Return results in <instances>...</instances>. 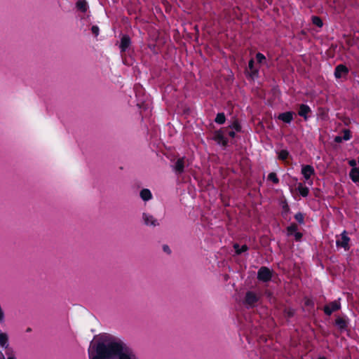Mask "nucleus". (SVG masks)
Returning a JSON list of instances; mask_svg holds the SVG:
<instances>
[{
    "mask_svg": "<svg viewBox=\"0 0 359 359\" xmlns=\"http://www.w3.org/2000/svg\"><path fill=\"white\" fill-rule=\"evenodd\" d=\"M89 359H140L121 339L104 334L88 348Z\"/></svg>",
    "mask_w": 359,
    "mask_h": 359,
    "instance_id": "obj_1",
    "label": "nucleus"
},
{
    "mask_svg": "<svg viewBox=\"0 0 359 359\" xmlns=\"http://www.w3.org/2000/svg\"><path fill=\"white\" fill-rule=\"evenodd\" d=\"M260 296L254 292L248 291L245 294V297L243 303L248 307H254L256 304L259 302Z\"/></svg>",
    "mask_w": 359,
    "mask_h": 359,
    "instance_id": "obj_2",
    "label": "nucleus"
},
{
    "mask_svg": "<svg viewBox=\"0 0 359 359\" xmlns=\"http://www.w3.org/2000/svg\"><path fill=\"white\" fill-rule=\"evenodd\" d=\"M142 219L144 224L148 226L156 227L160 225L158 220L154 216L147 212L142 213Z\"/></svg>",
    "mask_w": 359,
    "mask_h": 359,
    "instance_id": "obj_3",
    "label": "nucleus"
},
{
    "mask_svg": "<svg viewBox=\"0 0 359 359\" xmlns=\"http://www.w3.org/2000/svg\"><path fill=\"white\" fill-rule=\"evenodd\" d=\"M302 174L309 184L311 185L313 181L310 179L315 174L314 168L309 165H303L302 168Z\"/></svg>",
    "mask_w": 359,
    "mask_h": 359,
    "instance_id": "obj_4",
    "label": "nucleus"
},
{
    "mask_svg": "<svg viewBox=\"0 0 359 359\" xmlns=\"http://www.w3.org/2000/svg\"><path fill=\"white\" fill-rule=\"evenodd\" d=\"M189 165L188 160L185 158H178L175 165H173V170L177 174H181L184 172L185 166Z\"/></svg>",
    "mask_w": 359,
    "mask_h": 359,
    "instance_id": "obj_5",
    "label": "nucleus"
},
{
    "mask_svg": "<svg viewBox=\"0 0 359 359\" xmlns=\"http://www.w3.org/2000/svg\"><path fill=\"white\" fill-rule=\"evenodd\" d=\"M257 278L264 282L269 281L271 278V272L268 268L262 266L258 271Z\"/></svg>",
    "mask_w": 359,
    "mask_h": 359,
    "instance_id": "obj_6",
    "label": "nucleus"
},
{
    "mask_svg": "<svg viewBox=\"0 0 359 359\" xmlns=\"http://www.w3.org/2000/svg\"><path fill=\"white\" fill-rule=\"evenodd\" d=\"M350 238L347 236L346 231H344L339 238H337L336 241V244L338 247H341L344 248L345 250L349 249V243Z\"/></svg>",
    "mask_w": 359,
    "mask_h": 359,
    "instance_id": "obj_7",
    "label": "nucleus"
},
{
    "mask_svg": "<svg viewBox=\"0 0 359 359\" xmlns=\"http://www.w3.org/2000/svg\"><path fill=\"white\" fill-rule=\"evenodd\" d=\"M347 73H348V69L346 66H344L343 65H339L335 68L334 75H335L336 78H337V79L344 77V76L346 75Z\"/></svg>",
    "mask_w": 359,
    "mask_h": 359,
    "instance_id": "obj_8",
    "label": "nucleus"
},
{
    "mask_svg": "<svg viewBox=\"0 0 359 359\" xmlns=\"http://www.w3.org/2000/svg\"><path fill=\"white\" fill-rule=\"evenodd\" d=\"M340 305L338 302H333L325 306L324 311L327 315H330L332 312L337 311Z\"/></svg>",
    "mask_w": 359,
    "mask_h": 359,
    "instance_id": "obj_9",
    "label": "nucleus"
},
{
    "mask_svg": "<svg viewBox=\"0 0 359 359\" xmlns=\"http://www.w3.org/2000/svg\"><path fill=\"white\" fill-rule=\"evenodd\" d=\"M293 114L294 113L292 111H287L280 114L278 118L283 122L289 123L293 119Z\"/></svg>",
    "mask_w": 359,
    "mask_h": 359,
    "instance_id": "obj_10",
    "label": "nucleus"
},
{
    "mask_svg": "<svg viewBox=\"0 0 359 359\" xmlns=\"http://www.w3.org/2000/svg\"><path fill=\"white\" fill-rule=\"evenodd\" d=\"M130 45V39L129 36L125 35L121 38V43L119 48L121 52H124L127 50V48Z\"/></svg>",
    "mask_w": 359,
    "mask_h": 359,
    "instance_id": "obj_11",
    "label": "nucleus"
},
{
    "mask_svg": "<svg viewBox=\"0 0 359 359\" xmlns=\"http://www.w3.org/2000/svg\"><path fill=\"white\" fill-rule=\"evenodd\" d=\"M335 323L338 328L341 331L346 330L347 327V320L344 318L338 317L336 319Z\"/></svg>",
    "mask_w": 359,
    "mask_h": 359,
    "instance_id": "obj_12",
    "label": "nucleus"
},
{
    "mask_svg": "<svg viewBox=\"0 0 359 359\" xmlns=\"http://www.w3.org/2000/svg\"><path fill=\"white\" fill-rule=\"evenodd\" d=\"M311 111L309 106L306 104H301L299 110V115L304 117V119H307V114Z\"/></svg>",
    "mask_w": 359,
    "mask_h": 359,
    "instance_id": "obj_13",
    "label": "nucleus"
},
{
    "mask_svg": "<svg viewBox=\"0 0 359 359\" xmlns=\"http://www.w3.org/2000/svg\"><path fill=\"white\" fill-rule=\"evenodd\" d=\"M349 176L355 183H359V167L353 168L349 173Z\"/></svg>",
    "mask_w": 359,
    "mask_h": 359,
    "instance_id": "obj_14",
    "label": "nucleus"
},
{
    "mask_svg": "<svg viewBox=\"0 0 359 359\" xmlns=\"http://www.w3.org/2000/svg\"><path fill=\"white\" fill-rule=\"evenodd\" d=\"M0 346L6 348L8 346V335L6 332H0Z\"/></svg>",
    "mask_w": 359,
    "mask_h": 359,
    "instance_id": "obj_15",
    "label": "nucleus"
},
{
    "mask_svg": "<svg viewBox=\"0 0 359 359\" xmlns=\"http://www.w3.org/2000/svg\"><path fill=\"white\" fill-rule=\"evenodd\" d=\"M140 197H141V198L143 201H149L150 199H151L152 194H151V193L149 189H143L140 191Z\"/></svg>",
    "mask_w": 359,
    "mask_h": 359,
    "instance_id": "obj_16",
    "label": "nucleus"
},
{
    "mask_svg": "<svg viewBox=\"0 0 359 359\" xmlns=\"http://www.w3.org/2000/svg\"><path fill=\"white\" fill-rule=\"evenodd\" d=\"M214 139L215 141H217L219 144H222V145L226 144V140L224 138V135L220 132L217 131L214 136Z\"/></svg>",
    "mask_w": 359,
    "mask_h": 359,
    "instance_id": "obj_17",
    "label": "nucleus"
},
{
    "mask_svg": "<svg viewBox=\"0 0 359 359\" xmlns=\"http://www.w3.org/2000/svg\"><path fill=\"white\" fill-rule=\"evenodd\" d=\"M297 189L299 192V194L304 196L306 197L309 194V189L304 186L302 183H299L297 186Z\"/></svg>",
    "mask_w": 359,
    "mask_h": 359,
    "instance_id": "obj_18",
    "label": "nucleus"
},
{
    "mask_svg": "<svg viewBox=\"0 0 359 359\" xmlns=\"http://www.w3.org/2000/svg\"><path fill=\"white\" fill-rule=\"evenodd\" d=\"M76 8L83 11V12H86V10H87V3L86 1L84 0H81V1H79L77 3H76Z\"/></svg>",
    "mask_w": 359,
    "mask_h": 359,
    "instance_id": "obj_19",
    "label": "nucleus"
},
{
    "mask_svg": "<svg viewBox=\"0 0 359 359\" xmlns=\"http://www.w3.org/2000/svg\"><path fill=\"white\" fill-rule=\"evenodd\" d=\"M233 248L238 255H240L248 250V247L245 245H243L241 248H240L238 244H234Z\"/></svg>",
    "mask_w": 359,
    "mask_h": 359,
    "instance_id": "obj_20",
    "label": "nucleus"
},
{
    "mask_svg": "<svg viewBox=\"0 0 359 359\" xmlns=\"http://www.w3.org/2000/svg\"><path fill=\"white\" fill-rule=\"evenodd\" d=\"M215 122L219 124H222L225 122V116L223 113H219L216 118H215Z\"/></svg>",
    "mask_w": 359,
    "mask_h": 359,
    "instance_id": "obj_21",
    "label": "nucleus"
},
{
    "mask_svg": "<svg viewBox=\"0 0 359 359\" xmlns=\"http://www.w3.org/2000/svg\"><path fill=\"white\" fill-rule=\"evenodd\" d=\"M312 22L314 25H316L318 27H321L323 26V22H322L321 19L317 16H313L312 18Z\"/></svg>",
    "mask_w": 359,
    "mask_h": 359,
    "instance_id": "obj_22",
    "label": "nucleus"
},
{
    "mask_svg": "<svg viewBox=\"0 0 359 359\" xmlns=\"http://www.w3.org/2000/svg\"><path fill=\"white\" fill-rule=\"evenodd\" d=\"M289 156V153L287 150H281L279 152L278 158L283 161L287 159Z\"/></svg>",
    "mask_w": 359,
    "mask_h": 359,
    "instance_id": "obj_23",
    "label": "nucleus"
},
{
    "mask_svg": "<svg viewBox=\"0 0 359 359\" xmlns=\"http://www.w3.org/2000/svg\"><path fill=\"white\" fill-rule=\"evenodd\" d=\"M268 179L273 182L275 184H277L279 182L278 178L276 176V174L274 172H271L268 176Z\"/></svg>",
    "mask_w": 359,
    "mask_h": 359,
    "instance_id": "obj_24",
    "label": "nucleus"
},
{
    "mask_svg": "<svg viewBox=\"0 0 359 359\" xmlns=\"http://www.w3.org/2000/svg\"><path fill=\"white\" fill-rule=\"evenodd\" d=\"M256 58H257V62L259 63H260V64H262V63H264L266 61L265 56L263 54L260 53H258L256 55Z\"/></svg>",
    "mask_w": 359,
    "mask_h": 359,
    "instance_id": "obj_25",
    "label": "nucleus"
},
{
    "mask_svg": "<svg viewBox=\"0 0 359 359\" xmlns=\"http://www.w3.org/2000/svg\"><path fill=\"white\" fill-rule=\"evenodd\" d=\"M297 230V226L296 224H292L287 227V231L289 234H292Z\"/></svg>",
    "mask_w": 359,
    "mask_h": 359,
    "instance_id": "obj_26",
    "label": "nucleus"
},
{
    "mask_svg": "<svg viewBox=\"0 0 359 359\" xmlns=\"http://www.w3.org/2000/svg\"><path fill=\"white\" fill-rule=\"evenodd\" d=\"M294 217L298 222L301 224L304 222V215L302 213L296 214Z\"/></svg>",
    "mask_w": 359,
    "mask_h": 359,
    "instance_id": "obj_27",
    "label": "nucleus"
},
{
    "mask_svg": "<svg viewBox=\"0 0 359 359\" xmlns=\"http://www.w3.org/2000/svg\"><path fill=\"white\" fill-rule=\"evenodd\" d=\"M343 133V139L344 140H348L351 138L350 131L348 130H344Z\"/></svg>",
    "mask_w": 359,
    "mask_h": 359,
    "instance_id": "obj_28",
    "label": "nucleus"
},
{
    "mask_svg": "<svg viewBox=\"0 0 359 359\" xmlns=\"http://www.w3.org/2000/svg\"><path fill=\"white\" fill-rule=\"evenodd\" d=\"M93 34L97 36L99 34V28L97 26H93L91 28Z\"/></svg>",
    "mask_w": 359,
    "mask_h": 359,
    "instance_id": "obj_29",
    "label": "nucleus"
},
{
    "mask_svg": "<svg viewBox=\"0 0 359 359\" xmlns=\"http://www.w3.org/2000/svg\"><path fill=\"white\" fill-rule=\"evenodd\" d=\"M232 128H233V129H235L236 131H240V130H241V126H240V125H239L238 123H236V122H234V123L232 124Z\"/></svg>",
    "mask_w": 359,
    "mask_h": 359,
    "instance_id": "obj_30",
    "label": "nucleus"
},
{
    "mask_svg": "<svg viewBox=\"0 0 359 359\" xmlns=\"http://www.w3.org/2000/svg\"><path fill=\"white\" fill-rule=\"evenodd\" d=\"M248 66H249V69L251 71H253V67H254V61H253V60H250Z\"/></svg>",
    "mask_w": 359,
    "mask_h": 359,
    "instance_id": "obj_31",
    "label": "nucleus"
},
{
    "mask_svg": "<svg viewBox=\"0 0 359 359\" xmlns=\"http://www.w3.org/2000/svg\"><path fill=\"white\" fill-rule=\"evenodd\" d=\"M286 313H287V315L288 317H291L294 314V311L291 310V309H288V310L286 311Z\"/></svg>",
    "mask_w": 359,
    "mask_h": 359,
    "instance_id": "obj_32",
    "label": "nucleus"
},
{
    "mask_svg": "<svg viewBox=\"0 0 359 359\" xmlns=\"http://www.w3.org/2000/svg\"><path fill=\"white\" fill-rule=\"evenodd\" d=\"M349 165L352 166L353 168H356V161L355 160H351L349 161Z\"/></svg>",
    "mask_w": 359,
    "mask_h": 359,
    "instance_id": "obj_33",
    "label": "nucleus"
},
{
    "mask_svg": "<svg viewBox=\"0 0 359 359\" xmlns=\"http://www.w3.org/2000/svg\"><path fill=\"white\" fill-rule=\"evenodd\" d=\"M343 139V137H341V136H337L335 138H334V140L336 142H341L342 141Z\"/></svg>",
    "mask_w": 359,
    "mask_h": 359,
    "instance_id": "obj_34",
    "label": "nucleus"
},
{
    "mask_svg": "<svg viewBox=\"0 0 359 359\" xmlns=\"http://www.w3.org/2000/svg\"><path fill=\"white\" fill-rule=\"evenodd\" d=\"M294 236H295L296 240H299L301 238V237H302V233L297 232V233H295Z\"/></svg>",
    "mask_w": 359,
    "mask_h": 359,
    "instance_id": "obj_35",
    "label": "nucleus"
},
{
    "mask_svg": "<svg viewBox=\"0 0 359 359\" xmlns=\"http://www.w3.org/2000/svg\"><path fill=\"white\" fill-rule=\"evenodd\" d=\"M163 250L165 252H167L168 253H170V248L168 245H164L163 246Z\"/></svg>",
    "mask_w": 359,
    "mask_h": 359,
    "instance_id": "obj_36",
    "label": "nucleus"
},
{
    "mask_svg": "<svg viewBox=\"0 0 359 359\" xmlns=\"http://www.w3.org/2000/svg\"><path fill=\"white\" fill-rule=\"evenodd\" d=\"M228 134H229V136H231L232 137H234V135H235V133L233 131H229L228 133Z\"/></svg>",
    "mask_w": 359,
    "mask_h": 359,
    "instance_id": "obj_37",
    "label": "nucleus"
},
{
    "mask_svg": "<svg viewBox=\"0 0 359 359\" xmlns=\"http://www.w3.org/2000/svg\"><path fill=\"white\" fill-rule=\"evenodd\" d=\"M7 359H16V358L13 354H11V355L8 356Z\"/></svg>",
    "mask_w": 359,
    "mask_h": 359,
    "instance_id": "obj_38",
    "label": "nucleus"
},
{
    "mask_svg": "<svg viewBox=\"0 0 359 359\" xmlns=\"http://www.w3.org/2000/svg\"><path fill=\"white\" fill-rule=\"evenodd\" d=\"M0 359H4V355H1L0 356Z\"/></svg>",
    "mask_w": 359,
    "mask_h": 359,
    "instance_id": "obj_39",
    "label": "nucleus"
},
{
    "mask_svg": "<svg viewBox=\"0 0 359 359\" xmlns=\"http://www.w3.org/2000/svg\"><path fill=\"white\" fill-rule=\"evenodd\" d=\"M319 359H326L325 358H320Z\"/></svg>",
    "mask_w": 359,
    "mask_h": 359,
    "instance_id": "obj_40",
    "label": "nucleus"
}]
</instances>
